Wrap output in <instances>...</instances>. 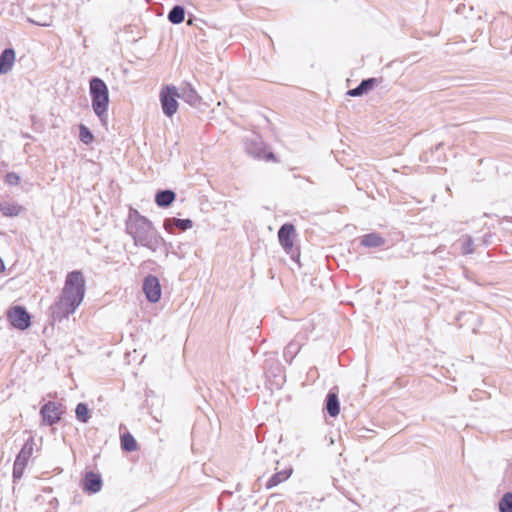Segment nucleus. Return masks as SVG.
I'll list each match as a JSON object with an SVG mask.
<instances>
[{
    "label": "nucleus",
    "mask_w": 512,
    "mask_h": 512,
    "mask_svg": "<svg viewBox=\"0 0 512 512\" xmlns=\"http://www.w3.org/2000/svg\"><path fill=\"white\" fill-rule=\"evenodd\" d=\"M86 291V281L81 271L66 275L58 301L51 307L54 319L62 320L73 314L81 305Z\"/></svg>",
    "instance_id": "f257e3e1"
},
{
    "label": "nucleus",
    "mask_w": 512,
    "mask_h": 512,
    "mask_svg": "<svg viewBox=\"0 0 512 512\" xmlns=\"http://www.w3.org/2000/svg\"><path fill=\"white\" fill-rule=\"evenodd\" d=\"M126 231L132 237L135 246L146 248L152 253L157 252L165 243L153 223L135 209L129 212Z\"/></svg>",
    "instance_id": "f03ea898"
},
{
    "label": "nucleus",
    "mask_w": 512,
    "mask_h": 512,
    "mask_svg": "<svg viewBox=\"0 0 512 512\" xmlns=\"http://www.w3.org/2000/svg\"><path fill=\"white\" fill-rule=\"evenodd\" d=\"M89 93L94 113L101 120V122L106 123L107 110L110 103L109 90L107 85L102 79L94 77L90 80L89 83Z\"/></svg>",
    "instance_id": "7ed1b4c3"
},
{
    "label": "nucleus",
    "mask_w": 512,
    "mask_h": 512,
    "mask_svg": "<svg viewBox=\"0 0 512 512\" xmlns=\"http://www.w3.org/2000/svg\"><path fill=\"white\" fill-rule=\"evenodd\" d=\"M180 93L175 86H165L161 89L159 98L163 113L167 117H172L178 110V101Z\"/></svg>",
    "instance_id": "20e7f679"
},
{
    "label": "nucleus",
    "mask_w": 512,
    "mask_h": 512,
    "mask_svg": "<svg viewBox=\"0 0 512 512\" xmlns=\"http://www.w3.org/2000/svg\"><path fill=\"white\" fill-rule=\"evenodd\" d=\"M296 238L295 227L292 224L286 223L281 226L278 231L279 243L287 254H290L293 259L294 256V241Z\"/></svg>",
    "instance_id": "39448f33"
},
{
    "label": "nucleus",
    "mask_w": 512,
    "mask_h": 512,
    "mask_svg": "<svg viewBox=\"0 0 512 512\" xmlns=\"http://www.w3.org/2000/svg\"><path fill=\"white\" fill-rule=\"evenodd\" d=\"M142 290L148 302L157 303L160 301L162 287L156 276L148 275L143 281Z\"/></svg>",
    "instance_id": "423d86ee"
},
{
    "label": "nucleus",
    "mask_w": 512,
    "mask_h": 512,
    "mask_svg": "<svg viewBox=\"0 0 512 512\" xmlns=\"http://www.w3.org/2000/svg\"><path fill=\"white\" fill-rule=\"evenodd\" d=\"M8 319L13 327L24 330L30 326V316L22 307H14L8 313Z\"/></svg>",
    "instance_id": "0eeeda50"
},
{
    "label": "nucleus",
    "mask_w": 512,
    "mask_h": 512,
    "mask_svg": "<svg viewBox=\"0 0 512 512\" xmlns=\"http://www.w3.org/2000/svg\"><path fill=\"white\" fill-rule=\"evenodd\" d=\"M246 149L248 153L253 155L254 157L272 160L274 159L273 153L269 152L265 147L262 139L259 136H254L249 143L246 145Z\"/></svg>",
    "instance_id": "6e6552de"
},
{
    "label": "nucleus",
    "mask_w": 512,
    "mask_h": 512,
    "mask_svg": "<svg viewBox=\"0 0 512 512\" xmlns=\"http://www.w3.org/2000/svg\"><path fill=\"white\" fill-rule=\"evenodd\" d=\"M43 421L47 425H53L61 419L63 410L61 406L55 402L46 403L40 411Z\"/></svg>",
    "instance_id": "1a4fd4ad"
},
{
    "label": "nucleus",
    "mask_w": 512,
    "mask_h": 512,
    "mask_svg": "<svg viewBox=\"0 0 512 512\" xmlns=\"http://www.w3.org/2000/svg\"><path fill=\"white\" fill-rule=\"evenodd\" d=\"M16 54L13 49H5L0 55V74H7L14 66Z\"/></svg>",
    "instance_id": "9d476101"
},
{
    "label": "nucleus",
    "mask_w": 512,
    "mask_h": 512,
    "mask_svg": "<svg viewBox=\"0 0 512 512\" xmlns=\"http://www.w3.org/2000/svg\"><path fill=\"white\" fill-rule=\"evenodd\" d=\"M83 488L89 493L99 492L102 488L101 477L93 472L87 473L84 479Z\"/></svg>",
    "instance_id": "9b49d317"
},
{
    "label": "nucleus",
    "mask_w": 512,
    "mask_h": 512,
    "mask_svg": "<svg viewBox=\"0 0 512 512\" xmlns=\"http://www.w3.org/2000/svg\"><path fill=\"white\" fill-rule=\"evenodd\" d=\"M0 211L5 217H17L23 212V207L16 202L4 201L0 203Z\"/></svg>",
    "instance_id": "f8f14e48"
},
{
    "label": "nucleus",
    "mask_w": 512,
    "mask_h": 512,
    "mask_svg": "<svg viewBox=\"0 0 512 512\" xmlns=\"http://www.w3.org/2000/svg\"><path fill=\"white\" fill-rule=\"evenodd\" d=\"M375 83V79L363 80L358 87L349 90L347 94L351 97L362 96L363 94L370 91L375 86Z\"/></svg>",
    "instance_id": "ddd939ff"
},
{
    "label": "nucleus",
    "mask_w": 512,
    "mask_h": 512,
    "mask_svg": "<svg viewBox=\"0 0 512 512\" xmlns=\"http://www.w3.org/2000/svg\"><path fill=\"white\" fill-rule=\"evenodd\" d=\"M179 93H180L179 98L183 99L185 102H187L190 105H196L200 100L198 93L195 91V89H193L190 86L183 87L181 89V92H179Z\"/></svg>",
    "instance_id": "4468645a"
},
{
    "label": "nucleus",
    "mask_w": 512,
    "mask_h": 512,
    "mask_svg": "<svg viewBox=\"0 0 512 512\" xmlns=\"http://www.w3.org/2000/svg\"><path fill=\"white\" fill-rule=\"evenodd\" d=\"M175 200V193L171 190L160 191L155 196V202L160 207H167Z\"/></svg>",
    "instance_id": "2eb2a0df"
},
{
    "label": "nucleus",
    "mask_w": 512,
    "mask_h": 512,
    "mask_svg": "<svg viewBox=\"0 0 512 512\" xmlns=\"http://www.w3.org/2000/svg\"><path fill=\"white\" fill-rule=\"evenodd\" d=\"M326 409L331 417H336L339 414L340 406L338 397L335 393H329L327 396Z\"/></svg>",
    "instance_id": "dca6fc26"
},
{
    "label": "nucleus",
    "mask_w": 512,
    "mask_h": 512,
    "mask_svg": "<svg viewBox=\"0 0 512 512\" xmlns=\"http://www.w3.org/2000/svg\"><path fill=\"white\" fill-rule=\"evenodd\" d=\"M292 474V469H286L284 471L278 472L275 475H273L270 480L268 481L267 487L272 488L274 486H277L281 482L287 480Z\"/></svg>",
    "instance_id": "f3484780"
},
{
    "label": "nucleus",
    "mask_w": 512,
    "mask_h": 512,
    "mask_svg": "<svg viewBox=\"0 0 512 512\" xmlns=\"http://www.w3.org/2000/svg\"><path fill=\"white\" fill-rule=\"evenodd\" d=\"M361 244L366 247H378L383 244V239L377 234H368L363 236Z\"/></svg>",
    "instance_id": "a211bd4d"
},
{
    "label": "nucleus",
    "mask_w": 512,
    "mask_h": 512,
    "mask_svg": "<svg viewBox=\"0 0 512 512\" xmlns=\"http://www.w3.org/2000/svg\"><path fill=\"white\" fill-rule=\"evenodd\" d=\"M184 9L181 6H175L169 12L168 19L174 24H180L184 21Z\"/></svg>",
    "instance_id": "6ab92c4d"
},
{
    "label": "nucleus",
    "mask_w": 512,
    "mask_h": 512,
    "mask_svg": "<svg viewBox=\"0 0 512 512\" xmlns=\"http://www.w3.org/2000/svg\"><path fill=\"white\" fill-rule=\"evenodd\" d=\"M79 138L81 142L86 145L91 144L94 141V136L91 131L83 124L79 126Z\"/></svg>",
    "instance_id": "aec40b11"
},
{
    "label": "nucleus",
    "mask_w": 512,
    "mask_h": 512,
    "mask_svg": "<svg viewBox=\"0 0 512 512\" xmlns=\"http://www.w3.org/2000/svg\"><path fill=\"white\" fill-rule=\"evenodd\" d=\"M33 451V440L29 439L21 449L18 459L27 462Z\"/></svg>",
    "instance_id": "412c9836"
},
{
    "label": "nucleus",
    "mask_w": 512,
    "mask_h": 512,
    "mask_svg": "<svg viewBox=\"0 0 512 512\" xmlns=\"http://www.w3.org/2000/svg\"><path fill=\"white\" fill-rule=\"evenodd\" d=\"M76 417L83 423H86L89 419V410L87 406L83 403H79L75 410Z\"/></svg>",
    "instance_id": "4be33fe9"
},
{
    "label": "nucleus",
    "mask_w": 512,
    "mask_h": 512,
    "mask_svg": "<svg viewBox=\"0 0 512 512\" xmlns=\"http://www.w3.org/2000/svg\"><path fill=\"white\" fill-rule=\"evenodd\" d=\"M499 509L501 512H512V494L507 493L499 502Z\"/></svg>",
    "instance_id": "5701e85b"
},
{
    "label": "nucleus",
    "mask_w": 512,
    "mask_h": 512,
    "mask_svg": "<svg viewBox=\"0 0 512 512\" xmlns=\"http://www.w3.org/2000/svg\"><path fill=\"white\" fill-rule=\"evenodd\" d=\"M121 442H122L123 449L126 450V451H134L137 448L136 441L133 438V436H131L130 434H125L122 437V441Z\"/></svg>",
    "instance_id": "b1692460"
},
{
    "label": "nucleus",
    "mask_w": 512,
    "mask_h": 512,
    "mask_svg": "<svg viewBox=\"0 0 512 512\" xmlns=\"http://www.w3.org/2000/svg\"><path fill=\"white\" fill-rule=\"evenodd\" d=\"M175 227L181 231L190 230L194 227V222L191 219H179L176 218Z\"/></svg>",
    "instance_id": "393cba45"
},
{
    "label": "nucleus",
    "mask_w": 512,
    "mask_h": 512,
    "mask_svg": "<svg viewBox=\"0 0 512 512\" xmlns=\"http://www.w3.org/2000/svg\"><path fill=\"white\" fill-rule=\"evenodd\" d=\"M26 465V462L20 460V459H16L15 463H14V470H13V476L14 478H20L22 476V473H23V469Z\"/></svg>",
    "instance_id": "a878e982"
},
{
    "label": "nucleus",
    "mask_w": 512,
    "mask_h": 512,
    "mask_svg": "<svg viewBox=\"0 0 512 512\" xmlns=\"http://www.w3.org/2000/svg\"><path fill=\"white\" fill-rule=\"evenodd\" d=\"M462 252L464 254H470L473 252V241L470 237L462 239Z\"/></svg>",
    "instance_id": "bb28decb"
},
{
    "label": "nucleus",
    "mask_w": 512,
    "mask_h": 512,
    "mask_svg": "<svg viewBox=\"0 0 512 512\" xmlns=\"http://www.w3.org/2000/svg\"><path fill=\"white\" fill-rule=\"evenodd\" d=\"M6 183L10 186L18 185L20 182V176L16 173H8L6 175Z\"/></svg>",
    "instance_id": "cd10ccee"
},
{
    "label": "nucleus",
    "mask_w": 512,
    "mask_h": 512,
    "mask_svg": "<svg viewBox=\"0 0 512 512\" xmlns=\"http://www.w3.org/2000/svg\"><path fill=\"white\" fill-rule=\"evenodd\" d=\"M176 218H166L164 221H163V228L165 231H167L168 233H173V228L175 227V222Z\"/></svg>",
    "instance_id": "c85d7f7f"
},
{
    "label": "nucleus",
    "mask_w": 512,
    "mask_h": 512,
    "mask_svg": "<svg viewBox=\"0 0 512 512\" xmlns=\"http://www.w3.org/2000/svg\"><path fill=\"white\" fill-rule=\"evenodd\" d=\"M4 269H5L4 262H3V260L0 258V272L4 271Z\"/></svg>",
    "instance_id": "c756f323"
},
{
    "label": "nucleus",
    "mask_w": 512,
    "mask_h": 512,
    "mask_svg": "<svg viewBox=\"0 0 512 512\" xmlns=\"http://www.w3.org/2000/svg\"><path fill=\"white\" fill-rule=\"evenodd\" d=\"M51 504H52L54 507H56V506L58 505V501H57V499H55V498H54V499L51 501Z\"/></svg>",
    "instance_id": "7c9ffc66"
}]
</instances>
